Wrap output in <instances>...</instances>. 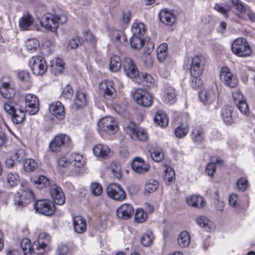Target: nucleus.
I'll return each mask as SVG.
<instances>
[{
    "label": "nucleus",
    "instance_id": "obj_11",
    "mask_svg": "<svg viewBox=\"0 0 255 255\" xmlns=\"http://www.w3.org/2000/svg\"><path fill=\"white\" fill-rule=\"evenodd\" d=\"M98 126L101 130L110 134L116 133L118 130L117 123L112 117H106L101 119L98 122Z\"/></svg>",
    "mask_w": 255,
    "mask_h": 255
},
{
    "label": "nucleus",
    "instance_id": "obj_48",
    "mask_svg": "<svg viewBox=\"0 0 255 255\" xmlns=\"http://www.w3.org/2000/svg\"><path fill=\"white\" fill-rule=\"evenodd\" d=\"M138 76L141 78L143 85L147 87H150L154 82L153 78L147 73H141Z\"/></svg>",
    "mask_w": 255,
    "mask_h": 255
},
{
    "label": "nucleus",
    "instance_id": "obj_62",
    "mask_svg": "<svg viewBox=\"0 0 255 255\" xmlns=\"http://www.w3.org/2000/svg\"><path fill=\"white\" fill-rule=\"evenodd\" d=\"M19 79L22 82H28L30 80V74L26 71H22L19 72L18 74Z\"/></svg>",
    "mask_w": 255,
    "mask_h": 255
},
{
    "label": "nucleus",
    "instance_id": "obj_36",
    "mask_svg": "<svg viewBox=\"0 0 255 255\" xmlns=\"http://www.w3.org/2000/svg\"><path fill=\"white\" fill-rule=\"evenodd\" d=\"M168 45L166 43H164L160 44L157 49V57L160 62L164 61L167 55Z\"/></svg>",
    "mask_w": 255,
    "mask_h": 255
},
{
    "label": "nucleus",
    "instance_id": "obj_8",
    "mask_svg": "<svg viewBox=\"0 0 255 255\" xmlns=\"http://www.w3.org/2000/svg\"><path fill=\"white\" fill-rule=\"evenodd\" d=\"M206 63L205 57L200 55L192 58L190 64V73L192 76L200 77L203 73Z\"/></svg>",
    "mask_w": 255,
    "mask_h": 255
},
{
    "label": "nucleus",
    "instance_id": "obj_3",
    "mask_svg": "<svg viewBox=\"0 0 255 255\" xmlns=\"http://www.w3.org/2000/svg\"><path fill=\"white\" fill-rule=\"evenodd\" d=\"M34 183L37 185V188L42 189L49 187V192L52 199L56 204H64V193L61 188L55 184H50L49 180L44 176H40Z\"/></svg>",
    "mask_w": 255,
    "mask_h": 255
},
{
    "label": "nucleus",
    "instance_id": "obj_19",
    "mask_svg": "<svg viewBox=\"0 0 255 255\" xmlns=\"http://www.w3.org/2000/svg\"><path fill=\"white\" fill-rule=\"evenodd\" d=\"M159 17L160 21L165 25L171 26L176 21V17L174 14L167 9H162L159 14Z\"/></svg>",
    "mask_w": 255,
    "mask_h": 255
},
{
    "label": "nucleus",
    "instance_id": "obj_52",
    "mask_svg": "<svg viewBox=\"0 0 255 255\" xmlns=\"http://www.w3.org/2000/svg\"><path fill=\"white\" fill-rule=\"evenodd\" d=\"M90 188L92 193L95 196H99L102 193V187L98 183H93L91 185Z\"/></svg>",
    "mask_w": 255,
    "mask_h": 255
},
{
    "label": "nucleus",
    "instance_id": "obj_14",
    "mask_svg": "<svg viewBox=\"0 0 255 255\" xmlns=\"http://www.w3.org/2000/svg\"><path fill=\"white\" fill-rule=\"evenodd\" d=\"M101 93L107 99H112L116 96V91L113 86V82L110 81H104L99 84Z\"/></svg>",
    "mask_w": 255,
    "mask_h": 255
},
{
    "label": "nucleus",
    "instance_id": "obj_18",
    "mask_svg": "<svg viewBox=\"0 0 255 255\" xmlns=\"http://www.w3.org/2000/svg\"><path fill=\"white\" fill-rule=\"evenodd\" d=\"M50 112L57 119L62 120L64 119V105L60 101H55L49 105Z\"/></svg>",
    "mask_w": 255,
    "mask_h": 255
},
{
    "label": "nucleus",
    "instance_id": "obj_4",
    "mask_svg": "<svg viewBox=\"0 0 255 255\" xmlns=\"http://www.w3.org/2000/svg\"><path fill=\"white\" fill-rule=\"evenodd\" d=\"M3 109L6 113L11 116V120L14 124H19L24 120V111L20 108L19 105L8 102L4 104Z\"/></svg>",
    "mask_w": 255,
    "mask_h": 255
},
{
    "label": "nucleus",
    "instance_id": "obj_59",
    "mask_svg": "<svg viewBox=\"0 0 255 255\" xmlns=\"http://www.w3.org/2000/svg\"><path fill=\"white\" fill-rule=\"evenodd\" d=\"M193 78L191 80V86L195 89H198L203 85V81L198 78L199 77L192 76Z\"/></svg>",
    "mask_w": 255,
    "mask_h": 255
},
{
    "label": "nucleus",
    "instance_id": "obj_31",
    "mask_svg": "<svg viewBox=\"0 0 255 255\" xmlns=\"http://www.w3.org/2000/svg\"><path fill=\"white\" fill-rule=\"evenodd\" d=\"M139 33H134L133 35L130 38L131 47L136 50H140L144 44V40L139 35Z\"/></svg>",
    "mask_w": 255,
    "mask_h": 255
},
{
    "label": "nucleus",
    "instance_id": "obj_37",
    "mask_svg": "<svg viewBox=\"0 0 255 255\" xmlns=\"http://www.w3.org/2000/svg\"><path fill=\"white\" fill-rule=\"evenodd\" d=\"M189 126L187 124H182L175 129L174 133L177 137L181 138L186 135L189 132Z\"/></svg>",
    "mask_w": 255,
    "mask_h": 255
},
{
    "label": "nucleus",
    "instance_id": "obj_24",
    "mask_svg": "<svg viewBox=\"0 0 255 255\" xmlns=\"http://www.w3.org/2000/svg\"><path fill=\"white\" fill-rule=\"evenodd\" d=\"M64 70V62L62 59L56 57L51 61L50 70L55 75H62Z\"/></svg>",
    "mask_w": 255,
    "mask_h": 255
},
{
    "label": "nucleus",
    "instance_id": "obj_29",
    "mask_svg": "<svg viewBox=\"0 0 255 255\" xmlns=\"http://www.w3.org/2000/svg\"><path fill=\"white\" fill-rule=\"evenodd\" d=\"M64 144V134H60L56 135L53 141L49 144V147L53 152H58L61 150Z\"/></svg>",
    "mask_w": 255,
    "mask_h": 255
},
{
    "label": "nucleus",
    "instance_id": "obj_28",
    "mask_svg": "<svg viewBox=\"0 0 255 255\" xmlns=\"http://www.w3.org/2000/svg\"><path fill=\"white\" fill-rule=\"evenodd\" d=\"M187 203L193 207L198 208H203L206 205V201L200 196L192 195L186 198Z\"/></svg>",
    "mask_w": 255,
    "mask_h": 255
},
{
    "label": "nucleus",
    "instance_id": "obj_34",
    "mask_svg": "<svg viewBox=\"0 0 255 255\" xmlns=\"http://www.w3.org/2000/svg\"><path fill=\"white\" fill-rule=\"evenodd\" d=\"M154 121L162 127H165L168 124V119L167 115L165 113L161 111L156 112L154 118Z\"/></svg>",
    "mask_w": 255,
    "mask_h": 255
},
{
    "label": "nucleus",
    "instance_id": "obj_20",
    "mask_svg": "<svg viewBox=\"0 0 255 255\" xmlns=\"http://www.w3.org/2000/svg\"><path fill=\"white\" fill-rule=\"evenodd\" d=\"M73 226L74 231L78 234H83L87 230V221L81 216L73 218Z\"/></svg>",
    "mask_w": 255,
    "mask_h": 255
},
{
    "label": "nucleus",
    "instance_id": "obj_1",
    "mask_svg": "<svg viewBox=\"0 0 255 255\" xmlns=\"http://www.w3.org/2000/svg\"><path fill=\"white\" fill-rule=\"evenodd\" d=\"M50 241V237L48 234L41 233L39 236L37 242H35L32 246L30 240L27 238L21 241L20 246L24 255H33V253L43 255Z\"/></svg>",
    "mask_w": 255,
    "mask_h": 255
},
{
    "label": "nucleus",
    "instance_id": "obj_43",
    "mask_svg": "<svg viewBox=\"0 0 255 255\" xmlns=\"http://www.w3.org/2000/svg\"><path fill=\"white\" fill-rule=\"evenodd\" d=\"M39 46L38 41L35 38L29 39L26 42V48L30 52L36 51Z\"/></svg>",
    "mask_w": 255,
    "mask_h": 255
},
{
    "label": "nucleus",
    "instance_id": "obj_47",
    "mask_svg": "<svg viewBox=\"0 0 255 255\" xmlns=\"http://www.w3.org/2000/svg\"><path fill=\"white\" fill-rule=\"evenodd\" d=\"M146 213L142 209H137L134 214L135 221L137 223H142L147 219Z\"/></svg>",
    "mask_w": 255,
    "mask_h": 255
},
{
    "label": "nucleus",
    "instance_id": "obj_6",
    "mask_svg": "<svg viewBox=\"0 0 255 255\" xmlns=\"http://www.w3.org/2000/svg\"><path fill=\"white\" fill-rule=\"evenodd\" d=\"M35 211L40 214L50 216L55 212L53 203L49 200H38L34 204Z\"/></svg>",
    "mask_w": 255,
    "mask_h": 255
},
{
    "label": "nucleus",
    "instance_id": "obj_32",
    "mask_svg": "<svg viewBox=\"0 0 255 255\" xmlns=\"http://www.w3.org/2000/svg\"><path fill=\"white\" fill-rule=\"evenodd\" d=\"M191 138L193 142L201 143L205 138L204 130L201 127L195 128L192 131Z\"/></svg>",
    "mask_w": 255,
    "mask_h": 255
},
{
    "label": "nucleus",
    "instance_id": "obj_2",
    "mask_svg": "<svg viewBox=\"0 0 255 255\" xmlns=\"http://www.w3.org/2000/svg\"><path fill=\"white\" fill-rule=\"evenodd\" d=\"M86 161V158L82 154H71L68 160H65V174L67 176H78L80 169L85 166Z\"/></svg>",
    "mask_w": 255,
    "mask_h": 255
},
{
    "label": "nucleus",
    "instance_id": "obj_64",
    "mask_svg": "<svg viewBox=\"0 0 255 255\" xmlns=\"http://www.w3.org/2000/svg\"><path fill=\"white\" fill-rule=\"evenodd\" d=\"M81 44V40L79 37H76L69 41L68 45L71 49H75Z\"/></svg>",
    "mask_w": 255,
    "mask_h": 255
},
{
    "label": "nucleus",
    "instance_id": "obj_57",
    "mask_svg": "<svg viewBox=\"0 0 255 255\" xmlns=\"http://www.w3.org/2000/svg\"><path fill=\"white\" fill-rule=\"evenodd\" d=\"M142 60L147 67L150 68L152 67L153 65V61L150 54L144 52L142 56Z\"/></svg>",
    "mask_w": 255,
    "mask_h": 255
},
{
    "label": "nucleus",
    "instance_id": "obj_40",
    "mask_svg": "<svg viewBox=\"0 0 255 255\" xmlns=\"http://www.w3.org/2000/svg\"><path fill=\"white\" fill-rule=\"evenodd\" d=\"M150 156L153 161L160 162L164 158V153L161 148L155 147L150 151Z\"/></svg>",
    "mask_w": 255,
    "mask_h": 255
},
{
    "label": "nucleus",
    "instance_id": "obj_53",
    "mask_svg": "<svg viewBox=\"0 0 255 255\" xmlns=\"http://www.w3.org/2000/svg\"><path fill=\"white\" fill-rule=\"evenodd\" d=\"M132 32H145L146 27L142 22H134L131 28Z\"/></svg>",
    "mask_w": 255,
    "mask_h": 255
},
{
    "label": "nucleus",
    "instance_id": "obj_22",
    "mask_svg": "<svg viewBox=\"0 0 255 255\" xmlns=\"http://www.w3.org/2000/svg\"><path fill=\"white\" fill-rule=\"evenodd\" d=\"M132 169L137 173L142 174L147 172L149 168L148 164L139 157L135 158L132 162Z\"/></svg>",
    "mask_w": 255,
    "mask_h": 255
},
{
    "label": "nucleus",
    "instance_id": "obj_41",
    "mask_svg": "<svg viewBox=\"0 0 255 255\" xmlns=\"http://www.w3.org/2000/svg\"><path fill=\"white\" fill-rule=\"evenodd\" d=\"M22 164L23 169L28 172L34 171L37 167V162L32 158L26 159Z\"/></svg>",
    "mask_w": 255,
    "mask_h": 255
},
{
    "label": "nucleus",
    "instance_id": "obj_9",
    "mask_svg": "<svg viewBox=\"0 0 255 255\" xmlns=\"http://www.w3.org/2000/svg\"><path fill=\"white\" fill-rule=\"evenodd\" d=\"M134 100L139 105L148 107L152 103V97L146 90L142 89H136L133 96Z\"/></svg>",
    "mask_w": 255,
    "mask_h": 255
},
{
    "label": "nucleus",
    "instance_id": "obj_49",
    "mask_svg": "<svg viewBox=\"0 0 255 255\" xmlns=\"http://www.w3.org/2000/svg\"><path fill=\"white\" fill-rule=\"evenodd\" d=\"M164 180L169 183L172 182L175 180V172L174 170L170 167H167L165 170Z\"/></svg>",
    "mask_w": 255,
    "mask_h": 255
},
{
    "label": "nucleus",
    "instance_id": "obj_16",
    "mask_svg": "<svg viewBox=\"0 0 255 255\" xmlns=\"http://www.w3.org/2000/svg\"><path fill=\"white\" fill-rule=\"evenodd\" d=\"M125 74L130 78H136L139 73L133 60L130 58H126L124 64Z\"/></svg>",
    "mask_w": 255,
    "mask_h": 255
},
{
    "label": "nucleus",
    "instance_id": "obj_35",
    "mask_svg": "<svg viewBox=\"0 0 255 255\" xmlns=\"http://www.w3.org/2000/svg\"><path fill=\"white\" fill-rule=\"evenodd\" d=\"M191 242L190 237L187 231H184L180 233L178 237L179 245L182 248L187 247Z\"/></svg>",
    "mask_w": 255,
    "mask_h": 255
},
{
    "label": "nucleus",
    "instance_id": "obj_33",
    "mask_svg": "<svg viewBox=\"0 0 255 255\" xmlns=\"http://www.w3.org/2000/svg\"><path fill=\"white\" fill-rule=\"evenodd\" d=\"M0 93L4 98L10 99L14 95L15 90L9 87L8 83L4 82L0 87Z\"/></svg>",
    "mask_w": 255,
    "mask_h": 255
},
{
    "label": "nucleus",
    "instance_id": "obj_13",
    "mask_svg": "<svg viewBox=\"0 0 255 255\" xmlns=\"http://www.w3.org/2000/svg\"><path fill=\"white\" fill-rule=\"evenodd\" d=\"M18 196H15L14 203L20 207H24L34 199L33 191L27 189L22 191L20 194L18 193Z\"/></svg>",
    "mask_w": 255,
    "mask_h": 255
},
{
    "label": "nucleus",
    "instance_id": "obj_58",
    "mask_svg": "<svg viewBox=\"0 0 255 255\" xmlns=\"http://www.w3.org/2000/svg\"><path fill=\"white\" fill-rule=\"evenodd\" d=\"M147 138V135L146 132L143 129H137L134 138H137L140 141H145Z\"/></svg>",
    "mask_w": 255,
    "mask_h": 255
},
{
    "label": "nucleus",
    "instance_id": "obj_39",
    "mask_svg": "<svg viewBox=\"0 0 255 255\" xmlns=\"http://www.w3.org/2000/svg\"><path fill=\"white\" fill-rule=\"evenodd\" d=\"M229 1L231 2L234 8L240 12L237 13V16L241 18V13L246 12V5L240 0H229Z\"/></svg>",
    "mask_w": 255,
    "mask_h": 255
},
{
    "label": "nucleus",
    "instance_id": "obj_12",
    "mask_svg": "<svg viewBox=\"0 0 255 255\" xmlns=\"http://www.w3.org/2000/svg\"><path fill=\"white\" fill-rule=\"evenodd\" d=\"M220 77L225 84L230 88H234L238 85V79L230 72L229 69L227 67H224L221 69Z\"/></svg>",
    "mask_w": 255,
    "mask_h": 255
},
{
    "label": "nucleus",
    "instance_id": "obj_15",
    "mask_svg": "<svg viewBox=\"0 0 255 255\" xmlns=\"http://www.w3.org/2000/svg\"><path fill=\"white\" fill-rule=\"evenodd\" d=\"M26 106L29 109L28 113L31 115L36 114L39 110V101L37 97L31 94H28L25 97Z\"/></svg>",
    "mask_w": 255,
    "mask_h": 255
},
{
    "label": "nucleus",
    "instance_id": "obj_26",
    "mask_svg": "<svg viewBox=\"0 0 255 255\" xmlns=\"http://www.w3.org/2000/svg\"><path fill=\"white\" fill-rule=\"evenodd\" d=\"M42 26L45 27L47 30L51 32H55L58 27V23L56 21L52 15L46 16L44 20L40 21Z\"/></svg>",
    "mask_w": 255,
    "mask_h": 255
},
{
    "label": "nucleus",
    "instance_id": "obj_10",
    "mask_svg": "<svg viewBox=\"0 0 255 255\" xmlns=\"http://www.w3.org/2000/svg\"><path fill=\"white\" fill-rule=\"evenodd\" d=\"M108 196L111 199L122 201L127 197V194L123 187L117 183L110 184L106 190Z\"/></svg>",
    "mask_w": 255,
    "mask_h": 255
},
{
    "label": "nucleus",
    "instance_id": "obj_55",
    "mask_svg": "<svg viewBox=\"0 0 255 255\" xmlns=\"http://www.w3.org/2000/svg\"><path fill=\"white\" fill-rule=\"evenodd\" d=\"M214 8L217 11L226 16L228 15V12L230 11L231 7L229 5H226L225 7H224L219 4H216L214 6Z\"/></svg>",
    "mask_w": 255,
    "mask_h": 255
},
{
    "label": "nucleus",
    "instance_id": "obj_50",
    "mask_svg": "<svg viewBox=\"0 0 255 255\" xmlns=\"http://www.w3.org/2000/svg\"><path fill=\"white\" fill-rule=\"evenodd\" d=\"M236 184L238 190L240 192H244L248 188V181L246 178L241 177L238 180Z\"/></svg>",
    "mask_w": 255,
    "mask_h": 255
},
{
    "label": "nucleus",
    "instance_id": "obj_51",
    "mask_svg": "<svg viewBox=\"0 0 255 255\" xmlns=\"http://www.w3.org/2000/svg\"><path fill=\"white\" fill-rule=\"evenodd\" d=\"M164 101L165 102L171 104L175 101V94L174 90L173 89H169L164 96Z\"/></svg>",
    "mask_w": 255,
    "mask_h": 255
},
{
    "label": "nucleus",
    "instance_id": "obj_61",
    "mask_svg": "<svg viewBox=\"0 0 255 255\" xmlns=\"http://www.w3.org/2000/svg\"><path fill=\"white\" fill-rule=\"evenodd\" d=\"M216 165L214 162H211L208 163L206 166L205 172L209 176H213L216 171Z\"/></svg>",
    "mask_w": 255,
    "mask_h": 255
},
{
    "label": "nucleus",
    "instance_id": "obj_42",
    "mask_svg": "<svg viewBox=\"0 0 255 255\" xmlns=\"http://www.w3.org/2000/svg\"><path fill=\"white\" fill-rule=\"evenodd\" d=\"M159 187V183L157 180L149 179L145 183L144 191L145 192L150 193L154 192Z\"/></svg>",
    "mask_w": 255,
    "mask_h": 255
},
{
    "label": "nucleus",
    "instance_id": "obj_27",
    "mask_svg": "<svg viewBox=\"0 0 255 255\" xmlns=\"http://www.w3.org/2000/svg\"><path fill=\"white\" fill-rule=\"evenodd\" d=\"M233 108L230 106H224L221 110V117L224 123L227 125H231L234 123L232 117Z\"/></svg>",
    "mask_w": 255,
    "mask_h": 255
},
{
    "label": "nucleus",
    "instance_id": "obj_38",
    "mask_svg": "<svg viewBox=\"0 0 255 255\" xmlns=\"http://www.w3.org/2000/svg\"><path fill=\"white\" fill-rule=\"evenodd\" d=\"M121 61L119 56L114 55L111 58L110 63V69L111 71L116 72L118 71L121 67Z\"/></svg>",
    "mask_w": 255,
    "mask_h": 255
},
{
    "label": "nucleus",
    "instance_id": "obj_5",
    "mask_svg": "<svg viewBox=\"0 0 255 255\" xmlns=\"http://www.w3.org/2000/svg\"><path fill=\"white\" fill-rule=\"evenodd\" d=\"M231 49L233 52L239 57H247L252 53V50L245 39L238 38L233 42Z\"/></svg>",
    "mask_w": 255,
    "mask_h": 255
},
{
    "label": "nucleus",
    "instance_id": "obj_21",
    "mask_svg": "<svg viewBox=\"0 0 255 255\" xmlns=\"http://www.w3.org/2000/svg\"><path fill=\"white\" fill-rule=\"evenodd\" d=\"M87 96V93L83 89L76 92L74 105L77 109H82L86 106Z\"/></svg>",
    "mask_w": 255,
    "mask_h": 255
},
{
    "label": "nucleus",
    "instance_id": "obj_54",
    "mask_svg": "<svg viewBox=\"0 0 255 255\" xmlns=\"http://www.w3.org/2000/svg\"><path fill=\"white\" fill-rule=\"evenodd\" d=\"M236 105L242 114L247 115L249 113V106L246 100L239 102V103H237Z\"/></svg>",
    "mask_w": 255,
    "mask_h": 255
},
{
    "label": "nucleus",
    "instance_id": "obj_7",
    "mask_svg": "<svg viewBox=\"0 0 255 255\" xmlns=\"http://www.w3.org/2000/svg\"><path fill=\"white\" fill-rule=\"evenodd\" d=\"M29 64L33 73L35 75H42L47 70L46 61L41 56L32 57Z\"/></svg>",
    "mask_w": 255,
    "mask_h": 255
},
{
    "label": "nucleus",
    "instance_id": "obj_44",
    "mask_svg": "<svg viewBox=\"0 0 255 255\" xmlns=\"http://www.w3.org/2000/svg\"><path fill=\"white\" fill-rule=\"evenodd\" d=\"M19 176L16 173L10 172L7 173L6 176L7 183L10 187L16 186L19 182Z\"/></svg>",
    "mask_w": 255,
    "mask_h": 255
},
{
    "label": "nucleus",
    "instance_id": "obj_56",
    "mask_svg": "<svg viewBox=\"0 0 255 255\" xmlns=\"http://www.w3.org/2000/svg\"><path fill=\"white\" fill-rule=\"evenodd\" d=\"M14 156L18 162H22V163L26 159L25 152L23 149H20L18 150L15 153Z\"/></svg>",
    "mask_w": 255,
    "mask_h": 255
},
{
    "label": "nucleus",
    "instance_id": "obj_46",
    "mask_svg": "<svg viewBox=\"0 0 255 255\" xmlns=\"http://www.w3.org/2000/svg\"><path fill=\"white\" fill-rule=\"evenodd\" d=\"M137 129V126L131 122H129L125 128L126 132L133 139Z\"/></svg>",
    "mask_w": 255,
    "mask_h": 255
},
{
    "label": "nucleus",
    "instance_id": "obj_60",
    "mask_svg": "<svg viewBox=\"0 0 255 255\" xmlns=\"http://www.w3.org/2000/svg\"><path fill=\"white\" fill-rule=\"evenodd\" d=\"M84 38L87 42L90 43L93 46L95 45L97 40L92 33H84Z\"/></svg>",
    "mask_w": 255,
    "mask_h": 255
},
{
    "label": "nucleus",
    "instance_id": "obj_25",
    "mask_svg": "<svg viewBox=\"0 0 255 255\" xmlns=\"http://www.w3.org/2000/svg\"><path fill=\"white\" fill-rule=\"evenodd\" d=\"M199 97L202 102L210 104L215 100L216 95L214 91L210 89L200 91L199 93Z\"/></svg>",
    "mask_w": 255,
    "mask_h": 255
},
{
    "label": "nucleus",
    "instance_id": "obj_23",
    "mask_svg": "<svg viewBox=\"0 0 255 255\" xmlns=\"http://www.w3.org/2000/svg\"><path fill=\"white\" fill-rule=\"evenodd\" d=\"M94 155L102 158H107L111 156L110 149L107 145L102 144L96 145L93 149Z\"/></svg>",
    "mask_w": 255,
    "mask_h": 255
},
{
    "label": "nucleus",
    "instance_id": "obj_30",
    "mask_svg": "<svg viewBox=\"0 0 255 255\" xmlns=\"http://www.w3.org/2000/svg\"><path fill=\"white\" fill-rule=\"evenodd\" d=\"M33 22L32 16L29 13L23 15L19 20V25L21 30H29L28 28Z\"/></svg>",
    "mask_w": 255,
    "mask_h": 255
},
{
    "label": "nucleus",
    "instance_id": "obj_45",
    "mask_svg": "<svg viewBox=\"0 0 255 255\" xmlns=\"http://www.w3.org/2000/svg\"><path fill=\"white\" fill-rule=\"evenodd\" d=\"M153 240V236L151 232H147L144 234L140 239L141 244L144 247H148L151 245Z\"/></svg>",
    "mask_w": 255,
    "mask_h": 255
},
{
    "label": "nucleus",
    "instance_id": "obj_17",
    "mask_svg": "<svg viewBox=\"0 0 255 255\" xmlns=\"http://www.w3.org/2000/svg\"><path fill=\"white\" fill-rule=\"evenodd\" d=\"M133 212L134 209L131 205L124 204L118 208L117 215L119 218L127 220L132 216Z\"/></svg>",
    "mask_w": 255,
    "mask_h": 255
},
{
    "label": "nucleus",
    "instance_id": "obj_63",
    "mask_svg": "<svg viewBox=\"0 0 255 255\" xmlns=\"http://www.w3.org/2000/svg\"><path fill=\"white\" fill-rule=\"evenodd\" d=\"M233 99L237 104V103H239V102H241L244 100H246L243 95L239 91H235L232 94Z\"/></svg>",
    "mask_w": 255,
    "mask_h": 255
}]
</instances>
